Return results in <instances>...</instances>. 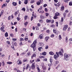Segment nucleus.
Listing matches in <instances>:
<instances>
[{
    "instance_id": "obj_18",
    "label": "nucleus",
    "mask_w": 72,
    "mask_h": 72,
    "mask_svg": "<svg viewBox=\"0 0 72 72\" xmlns=\"http://www.w3.org/2000/svg\"><path fill=\"white\" fill-rule=\"evenodd\" d=\"M59 54L60 55H61V56H62L63 55V52H62L61 51H60L59 52Z\"/></svg>"
},
{
    "instance_id": "obj_39",
    "label": "nucleus",
    "mask_w": 72,
    "mask_h": 72,
    "mask_svg": "<svg viewBox=\"0 0 72 72\" xmlns=\"http://www.w3.org/2000/svg\"><path fill=\"white\" fill-rule=\"evenodd\" d=\"M59 63V61L57 60H56L55 62V64H58Z\"/></svg>"
},
{
    "instance_id": "obj_37",
    "label": "nucleus",
    "mask_w": 72,
    "mask_h": 72,
    "mask_svg": "<svg viewBox=\"0 0 72 72\" xmlns=\"http://www.w3.org/2000/svg\"><path fill=\"white\" fill-rule=\"evenodd\" d=\"M69 0H64V1L65 3H68V1H69Z\"/></svg>"
},
{
    "instance_id": "obj_31",
    "label": "nucleus",
    "mask_w": 72,
    "mask_h": 72,
    "mask_svg": "<svg viewBox=\"0 0 72 72\" xmlns=\"http://www.w3.org/2000/svg\"><path fill=\"white\" fill-rule=\"evenodd\" d=\"M19 41H24V39H23V38H20Z\"/></svg>"
},
{
    "instance_id": "obj_34",
    "label": "nucleus",
    "mask_w": 72,
    "mask_h": 72,
    "mask_svg": "<svg viewBox=\"0 0 72 72\" xmlns=\"http://www.w3.org/2000/svg\"><path fill=\"white\" fill-rule=\"evenodd\" d=\"M66 42H68V37H66Z\"/></svg>"
},
{
    "instance_id": "obj_8",
    "label": "nucleus",
    "mask_w": 72,
    "mask_h": 72,
    "mask_svg": "<svg viewBox=\"0 0 72 72\" xmlns=\"http://www.w3.org/2000/svg\"><path fill=\"white\" fill-rule=\"evenodd\" d=\"M37 55V53H35L34 54H33L32 56H31V58L32 59H33V57H35L36 56V55Z\"/></svg>"
},
{
    "instance_id": "obj_33",
    "label": "nucleus",
    "mask_w": 72,
    "mask_h": 72,
    "mask_svg": "<svg viewBox=\"0 0 72 72\" xmlns=\"http://www.w3.org/2000/svg\"><path fill=\"white\" fill-rule=\"evenodd\" d=\"M64 7L62 6L61 7V11H63V10L64 9Z\"/></svg>"
},
{
    "instance_id": "obj_1",
    "label": "nucleus",
    "mask_w": 72,
    "mask_h": 72,
    "mask_svg": "<svg viewBox=\"0 0 72 72\" xmlns=\"http://www.w3.org/2000/svg\"><path fill=\"white\" fill-rule=\"evenodd\" d=\"M64 59L66 61H69V57L70 55L69 54H67L66 53L64 54Z\"/></svg>"
},
{
    "instance_id": "obj_7",
    "label": "nucleus",
    "mask_w": 72,
    "mask_h": 72,
    "mask_svg": "<svg viewBox=\"0 0 72 72\" xmlns=\"http://www.w3.org/2000/svg\"><path fill=\"white\" fill-rule=\"evenodd\" d=\"M67 28H68V25H64L63 29L64 31H66L67 29Z\"/></svg>"
},
{
    "instance_id": "obj_30",
    "label": "nucleus",
    "mask_w": 72,
    "mask_h": 72,
    "mask_svg": "<svg viewBox=\"0 0 72 72\" xmlns=\"http://www.w3.org/2000/svg\"><path fill=\"white\" fill-rule=\"evenodd\" d=\"M6 42L7 44H8V45H9L10 46V42H9V41H7Z\"/></svg>"
},
{
    "instance_id": "obj_61",
    "label": "nucleus",
    "mask_w": 72,
    "mask_h": 72,
    "mask_svg": "<svg viewBox=\"0 0 72 72\" xmlns=\"http://www.w3.org/2000/svg\"><path fill=\"white\" fill-rule=\"evenodd\" d=\"M28 24V22H26L25 23L24 25L26 26V25H27V24Z\"/></svg>"
},
{
    "instance_id": "obj_41",
    "label": "nucleus",
    "mask_w": 72,
    "mask_h": 72,
    "mask_svg": "<svg viewBox=\"0 0 72 72\" xmlns=\"http://www.w3.org/2000/svg\"><path fill=\"white\" fill-rule=\"evenodd\" d=\"M55 26L53 24H52L50 25V27H54Z\"/></svg>"
},
{
    "instance_id": "obj_19",
    "label": "nucleus",
    "mask_w": 72,
    "mask_h": 72,
    "mask_svg": "<svg viewBox=\"0 0 72 72\" xmlns=\"http://www.w3.org/2000/svg\"><path fill=\"white\" fill-rule=\"evenodd\" d=\"M42 55H46V52H43L42 53Z\"/></svg>"
},
{
    "instance_id": "obj_22",
    "label": "nucleus",
    "mask_w": 72,
    "mask_h": 72,
    "mask_svg": "<svg viewBox=\"0 0 72 72\" xmlns=\"http://www.w3.org/2000/svg\"><path fill=\"white\" fill-rule=\"evenodd\" d=\"M25 1H24V3L25 4H27L28 3V1H27L28 0H25Z\"/></svg>"
},
{
    "instance_id": "obj_44",
    "label": "nucleus",
    "mask_w": 72,
    "mask_h": 72,
    "mask_svg": "<svg viewBox=\"0 0 72 72\" xmlns=\"http://www.w3.org/2000/svg\"><path fill=\"white\" fill-rule=\"evenodd\" d=\"M12 48L14 50H15V48H14V46L12 45L11 46Z\"/></svg>"
},
{
    "instance_id": "obj_64",
    "label": "nucleus",
    "mask_w": 72,
    "mask_h": 72,
    "mask_svg": "<svg viewBox=\"0 0 72 72\" xmlns=\"http://www.w3.org/2000/svg\"><path fill=\"white\" fill-rule=\"evenodd\" d=\"M45 12H48V9H47V8H45Z\"/></svg>"
},
{
    "instance_id": "obj_10",
    "label": "nucleus",
    "mask_w": 72,
    "mask_h": 72,
    "mask_svg": "<svg viewBox=\"0 0 72 72\" xmlns=\"http://www.w3.org/2000/svg\"><path fill=\"white\" fill-rule=\"evenodd\" d=\"M43 36H44V34H40L39 36V38H40V39H43Z\"/></svg>"
},
{
    "instance_id": "obj_26",
    "label": "nucleus",
    "mask_w": 72,
    "mask_h": 72,
    "mask_svg": "<svg viewBox=\"0 0 72 72\" xmlns=\"http://www.w3.org/2000/svg\"><path fill=\"white\" fill-rule=\"evenodd\" d=\"M30 65L29 64H28L27 65V66L26 67V69H27L28 68V67H29V66Z\"/></svg>"
},
{
    "instance_id": "obj_40",
    "label": "nucleus",
    "mask_w": 72,
    "mask_h": 72,
    "mask_svg": "<svg viewBox=\"0 0 72 72\" xmlns=\"http://www.w3.org/2000/svg\"><path fill=\"white\" fill-rule=\"evenodd\" d=\"M41 49H42V47H40V48H38V50L39 51H41Z\"/></svg>"
},
{
    "instance_id": "obj_47",
    "label": "nucleus",
    "mask_w": 72,
    "mask_h": 72,
    "mask_svg": "<svg viewBox=\"0 0 72 72\" xmlns=\"http://www.w3.org/2000/svg\"><path fill=\"white\" fill-rule=\"evenodd\" d=\"M35 28L36 29V30H39V27L36 26Z\"/></svg>"
},
{
    "instance_id": "obj_53",
    "label": "nucleus",
    "mask_w": 72,
    "mask_h": 72,
    "mask_svg": "<svg viewBox=\"0 0 72 72\" xmlns=\"http://www.w3.org/2000/svg\"><path fill=\"white\" fill-rule=\"evenodd\" d=\"M46 16L47 17L49 16V14H48V13H46Z\"/></svg>"
},
{
    "instance_id": "obj_16",
    "label": "nucleus",
    "mask_w": 72,
    "mask_h": 72,
    "mask_svg": "<svg viewBox=\"0 0 72 72\" xmlns=\"http://www.w3.org/2000/svg\"><path fill=\"white\" fill-rule=\"evenodd\" d=\"M50 61L51 63H52L53 62V59L52 58V57H51L50 59Z\"/></svg>"
},
{
    "instance_id": "obj_29",
    "label": "nucleus",
    "mask_w": 72,
    "mask_h": 72,
    "mask_svg": "<svg viewBox=\"0 0 72 72\" xmlns=\"http://www.w3.org/2000/svg\"><path fill=\"white\" fill-rule=\"evenodd\" d=\"M37 69L38 70V71H40V69L39 68V66L38 65L37 66Z\"/></svg>"
},
{
    "instance_id": "obj_5",
    "label": "nucleus",
    "mask_w": 72,
    "mask_h": 72,
    "mask_svg": "<svg viewBox=\"0 0 72 72\" xmlns=\"http://www.w3.org/2000/svg\"><path fill=\"white\" fill-rule=\"evenodd\" d=\"M46 22H47V23H49V22H51V23H53L54 21L53 20H51V19H47L46 20Z\"/></svg>"
},
{
    "instance_id": "obj_54",
    "label": "nucleus",
    "mask_w": 72,
    "mask_h": 72,
    "mask_svg": "<svg viewBox=\"0 0 72 72\" xmlns=\"http://www.w3.org/2000/svg\"><path fill=\"white\" fill-rule=\"evenodd\" d=\"M42 6H40V8H39V10H42Z\"/></svg>"
},
{
    "instance_id": "obj_9",
    "label": "nucleus",
    "mask_w": 72,
    "mask_h": 72,
    "mask_svg": "<svg viewBox=\"0 0 72 72\" xmlns=\"http://www.w3.org/2000/svg\"><path fill=\"white\" fill-rule=\"evenodd\" d=\"M35 63L34 62L32 64L31 66V68L33 69H35Z\"/></svg>"
},
{
    "instance_id": "obj_59",
    "label": "nucleus",
    "mask_w": 72,
    "mask_h": 72,
    "mask_svg": "<svg viewBox=\"0 0 72 72\" xmlns=\"http://www.w3.org/2000/svg\"><path fill=\"white\" fill-rule=\"evenodd\" d=\"M46 32L47 33H49V30H47L46 31Z\"/></svg>"
},
{
    "instance_id": "obj_49",
    "label": "nucleus",
    "mask_w": 72,
    "mask_h": 72,
    "mask_svg": "<svg viewBox=\"0 0 72 72\" xmlns=\"http://www.w3.org/2000/svg\"><path fill=\"white\" fill-rule=\"evenodd\" d=\"M27 16L26 15L24 17V19L25 20H26L27 19Z\"/></svg>"
},
{
    "instance_id": "obj_11",
    "label": "nucleus",
    "mask_w": 72,
    "mask_h": 72,
    "mask_svg": "<svg viewBox=\"0 0 72 72\" xmlns=\"http://www.w3.org/2000/svg\"><path fill=\"white\" fill-rule=\"evenodd\" d=\"M17 63L18 64H22V62L21 60H18L17 61Z\"/></svg>"
},
{
    "instance_id": "obj_62",
    "label": "nucleus",
    "mask_w": 72,
    "mask_h": 72,
    "mask_svg": "<svg viewBox=\"0 0 72 72\" xmlns=\"http://www.w3.org/2000/svg\"><path fill=\"white\" fill-rule=\"evenodd\" d=\"M64 19H63V18H61V22H62L63 21H64Z\"/></svg>"
},
{
    "instance_id": "obj_35",
    "label": "nucleus",
    "mask_w": 72,
    "mask_h": 72,
    "mask_svg": "<svg viewBox=\"0 0 72 72\" xmlns=\"http://www.w3.org/2000/svg\"><path fill=\"white\" fill-rule=\"evenodd\" d=\"M23 62H27V59H24L23 60Z\"/></svg>"
},
{
    "instance_id": "obj_32",
    "label": "nucleus",
    "mask_w": 72,
    "mask_h": 72,
    "mask_svg": "<svg viewBox=\"0 0 72 72\" xmlns=\"http://www.w3.org/2000/svg\"><path fill=\"white\" fill-rule=\"evenodd\" d=\"M69 5L70 6H72V2L70 1L69 3Z\"/></svg>"
},
{
    "instance_id": "obj_15",
    "label": "nucleus",
    "mask_w": 72,
    "mask_h": 72,
    "mask_svg": "<svg viewBox=\"0 0 72 72\" xmlns=\"http://www.w3.org/2000/svg\"><path fill=\"white\" fill-rule=\"evenodd\" d=\"M53 31L54 33H55L56 35H58V33L56 32V30H55V29H53Z\"/></svg>"
},
{
    "instance_id": "obj_56",
    "label": "nucleus",
    "mask_w": 72,
    "mask_h": 72,
    "mask_svg": "<svg viewBox=\"0 0 72 72\" xmlns=\"http://www.w3.org/2000/svg\"><path fill=\"white\" fill-rule=\"evenodd\" d=\"M43 61H45V62H47V58H45L44 60H43Z\"/></svg>"
},
{
    "instance_id": "obj_27",
    "label": "nucleus",
    "mask_w": 72,
    "mask_h": 72,
    "mask_svg": "<svg viewBox=\"0 0 72 72\" xmlns=\"http://www.w3.org/2000/svg\"><path fill=\"white\" fill-rule=\"evenodd\" d=\"M49 39V37H45V39L46 40V41H47V40L48 39Z\"/></svg>"
},
{
    "instance_id": "obj_4",
    "label": "nucleus",
    "mask_w": 72,
    "mask_h": 72,
    "mask_svg": "<svg viewBox=\"0 0 72 72\" xmlns=\"http://www.w3.org/2000/svg\"><path fill=\"white\" fill-rule=\"evenodd\" d=\"M56 54H57V55H55L54 57L55 59H57V58H58L59 56V52H56Z\"/></svg>"
},
{
    "instance_id": "obj_55",
    "label": "nucleus",
    "mask_w": 72,
    "mask_h": 72,
    "mask_svg": "<svg viewBox=\"0 0 72 72\" xmlns=\"http://www.w3.org/2000/svg\"><path fill=\"white\" fill-rule=\"evenodd\" d=\"M56 26L57 27H58V22H56Z\"/></svg>"
},
{
    "instance_id": "obj_36",
    "label": "nucleus",
    "mask_w": 72,
    "mask_h": 72,
    "mask_svg": "<svg viewBox=\"0 0 72 72\" xmlns=\"http://www.w3.org/2000/svg\"><path fill=\"white\" fill-rule=\"evenodd\" d=\"M22 11H24V12H25L26 10V9H25V8H23L22 9Z\"/></svg>"
},
{
    "instance_id": "obj_2",
    "label": "nucleus",
    "mask_w": 72,
    "mask_h": 72,
    "mask_svg": "<svg viewBox=\"0 0 72 72\" xmlns=\"http://www.w3.org/2000/svg\"><path fill=\"white\" fill-rule=\"evenodd\" d=\"M60 15V13L58 12L56 13L55 14V16L53 17L54 19H57V18H58L57 17L59 16V15Z\"/></svg>"
},
{
    "instance_id": "obj_14",
    "label": "nucleus",
    "mask_w": 72,
    "mask_h": 72,
    "mask_svg": "<svg viewBox=\"0 0 72 72\" xmlns=\"http://www.w3.org/2000/svg\"><path fill=\"white\" fill-rule=\"evenodd\" d=\"M60 5V3L58 2L55 5V6L56 7H59Z\"/></svg>"
},
{
    "instance_id": "obj_28",
    "label": "nucleus",
    "mask_w": 72,
    "mask_h": 72,
    "mask_svg": "<svg viewBox=\"0 0 72 72\" xmlns=\"http://www.w3.org/2000/svg\"><path fill=\"white\" fill-rule=\"evenodd\" d=\"M12 63V62H7V64H11Z\"/></svg>"
},
{
    "instance_id": "obj_3",
    "label": "nucleus",
    "mask_w": 72,
    "mask_h": 72,
    "mask_svg": "<svg viewBox=\"0 0 72 72\" xmlns=\"http://www.w3.org/2000/svg\"><path fill=\"white\" fill-rule=\"evenodd\" d=\"M37 42V40H35L33 42V43L30 46L32 48H33L34 47H36V44Z\"/></svg>"
},
{
    "instance_id": "obj_60",
    "label": "nucleus",
    "mask_w": 72,
    "mask_h": 72,
    "mask_svg": "<svg viewBox=\"0 0 72 72\" xmlns=\"http://www.w3.org/2000/svg\"><path fill=\"white\" fill-rule=\"evenodd\" d=\"M62 52L64 53V51L63 50V49H62L60 50Z\"/></svg>"
},
{
    "instance_id": "obj_45",
    "label": "nucleus",
    "mask_w": 72,
    "mask_h": 72,
    "mask_svg": "<svg viewBox=\"0 0 72 72\" xmlns=\"http://www.w3.org/2000/svg\"><path fill=\"white\" fill-rule=\"evenodd\" d=\"M50 36H51V37H54V35L52 34Z\"/></svg>"
},
{
    "instance_id": "obj_21",
    "label": "nucleus",
    "mask_w": 72,
    "mask_h": 72,
    "mask_svg": "<svg viewBox=\"0 0 72 72\" xmlns=\"http://www.w3.org/2000/svg\"><path fill=\"white\" fill-rule=\"evenodd\" d=\"M40 18L42 19H43L44 18V17L42 15H40Z\"/></svg>"
},
{
    "instance_id": "obj_52",
    "label": "nucleus",
    "mask_w": 72,
    "mask_h": 72,
    "mask_svg": "<svg viewBox=\"0 0 72 72\" xmlns=\"http://www.w3.org/2000/svg\"><path fill=\"white\" fill-rule=\"evenodd\" d=\"M33 47V51H35V50H36V47Z\"/></svg>"
},
{
    "instance_id": "obj_43",
    "label": "nucleus",
    "mask_w": 72,
    "mask_h": 72,
    "mask_svg": "<svg viewBox=\"0 0 72 72\" xmlns=\"http://www.w3.org/2000/svg\"><path fill=\"white\" fill-rule=\"evenodd\" d=\"M52 65V63L49 64H48V66L49 67H51V66Z\"/></svg>"
},
{
    "instance_id": "obj_48",
    "label": "nucleus",
    "mask_w": 72,
    "mask_h": 72,
    "mask_svg": "<svg viewBox=\"0 0 72 72\" xmlns=\"http://www.w3.org/2000/svg\"><path fill=\"white\" fill-rule=\"evenodd\" d=\"M69 25H70V26H71V25H72V21H69Z\"/></svg>"
},
{
    "instance_id": "obj_17",
    "label": "nucleus",
    "mask_w": 72,
    "mask_h": 72,
    "mask_svg": "<svg viewBox=\"0 0 72 72\" xmlns=\"http://www.w3.org/2000/svg\"><path fill=\"white\" fill-rule=\"evenodd\" d=\"M49 54H50V55H54V53H53V52H52V51H51L50 52H49Z\"/></svg>"
},
{
    "instance_id": "obj_58",
    "label": "nucleus",
    "mask_w": 72,
    "mask_h": 72,
    "mask_svg": "<svg viewBox=\"0 0 72 72\" xmlns=\"http://www.w3.org/2000/svg\"><path fill=\"white\" fill-rule=\"evenodd\" d=\"M47 5L46 4H44L43 5V6L44 7H46V6H47Z\"/></svg>"
},
{
    "instance_id": "obj_51",
    "label": "nucleus",
    "mask_w": 72,
    "mask_h": 72,
    "mask_svg": "<svg viewBox=\"0 0 72 72\" xmlns=\"http://www.w3.org/2000/svg\"><path fill=\"white\" fill-rule=\"evenodd\" d=\"M34 61V60H32V61L30 60V62L31 63H33V62Z\"/></svg>"
},
{
    "instance_id": "obj_12",
    "label": "nucleus",
    "mask_w": 72,
    "mask_h": 72,
    "mask_svg": "<svg viewBox=\"0 0 72 72\" xmlns=\"http://www.w3.org/2000/svg\"><path fill=\"white\" fill-rule=\"evenodd\" d=\"M4 26L1 27V31H2V32H5V30H4Z\"/></svg>"
},
{
    "instance_id": "obj_38",
    "label": "nucleus",
    "mask_w": 72,
    "mask_h": 72,
    "mask_svg": "<svg viewBox=\"0 0 72 72\" xmlns=\"http://www.w3.org/2000/svg\"><path fill=\"white\" fill-rule=\"evenodd\" d=\"M35 0H31L30 2V3H31L32 4V3H33L34 2H35Z\"/></svg>"
},
{
    "instance_id": "obj_46",
    "label": "nucleus",
    "mask_w": 72,
    "mask_h": 72,
    "mask_svg": "<svg viewBox=\"0 0 72 72\" xmlns=\"http://www.w3.org/2000/svg\"><path fill=\"white\" fill-rule=\"evenodd\" d=\"M12 40H13V41H17V39H16V38H13L12 39Z\"/></svg>"
},
{
    "instance_id": "obj_13",
    "label": "nucleus",
    "mask_w": 72,
    "mask_h": 72,
    "mask_svg": "<svg viewBox=\"0 0 72 72\" xmlns=\"http://www.w3.org/2000/svg\"><path fill=\"white\" fill-rule=\"evenodd\" d=\"M39 46H44V44L42 42L39 43Z\"/></svg>"
},
{
    "instance_id": "obj_24",
    "label": "nucleus",
    "mask_w": 72,
    "mask_h": 72,
    "mask_svg": "<svg viewBox=\"0 0 72 72\" xmlns=\"http://www.w3.org/2000/svg\"><path fill=\"white\" fill-rule=\"evenodd\" d=\"M13 5L14 6H16L17 5V3H15V2H13L12 3Z\"/></svg>"
},
{
    "instance_id": "obj_50",
    "label": "nucleus",
    "mask_w": 72,
    "mask_h": 72,
    "mask_svg": "<svg viewBox=\"0 0 72 72\" xmlns=\"http://www.w3.org/2000/svg\"><path fill=\"white\" fill-rule=\"evenodd\" d=\"M19 45L20 46H21L23 45V44H22V42H21L19 43Z\"/></svg>"
},
{
    "instance_id": "obj_63",
    "label": "nucleus",
    "mask_w": 72,
    "mask_h": 72,
    "mask_svg": "<svg viewBox=\"0 0 72 72\" xmlns=\"http://www.w3.org/2000/svg\"><path fill=\"white\" fill-rule=\"evenodd\" d=\"M45 49H48V46H46Z\"/></svg>"
},
{
    "instance_id": "obj_6",
    "label": "nucleus",
    "mask_w": 72,
    "mask_h": 72,
    "mask_svg": "<svg viewBox=\"0 0 72 72\" xmlns=\"http://www.w3.org/2000/svg\"><path fill=\"white\" fill-rule=\"evenodd\" d=\"M42 3V0H39V1L37 2V4L38 5H39L40 4V3Z\"/></svg>"
},
{
    "instance_id": "obj_57",
    "label": "nucleus",
    "mask_w": 72,
    "mask_h": 72,
    "mask_svg": "<svg viewBox=\"0 0 72 72\" xmlns=\"http://www.w3.org/2000/svg\"><path fill=\"white\" fill-rule=\"evenodd\" d=\"M10 35L11 37H13V36H14L13 34V33L10 34Z\"/></svg>"
},
{
    "instance_id": "obj_42",
    "label": "nucleus",
    "mask_w": 72,
    "mask_h": 72,
    "mask_svg": "<svg viewBox=\"0 0 72 72\" xmlns=\"http://www.w3.org/2000/svg\"><path fill=\"white\" fill-rule=\"evenodd\" d=\"M58 37L60 40H61V39H62V37H61V35H60Z\"/></svg>"
},
{
    "instance_id": "obj_25",
    "label": "nucleus",
    "mask_w": 72,
    "mask_h": 72,
    "mask_svg": "<svg viewBox=\"0 0 72 72\" xmlns=\"http://www.w3.org/2000/svg\"><path fill=\"white\" fill-rule=\"evenodd\" d=\"M28 38H27V36H26V37H25L24 40H25V41H28Z\"/></svg>"
},
{
    "instance_id": "obj_20",
    "label": "nucleus",
    "mask_w": 72,
    "mask_h": 72,
    "mask_svg": "<svg viewBox=\"0 0 72 72\" xmlns=\"http://www.w3.org/2000/svg\"><path fill=\"white\" fill-rule=\"evenodd\" d=\"M12 43H14V44H13L14 45H15V46H17V43L15 42H13Z\"/></svg>"
},
{
    "instance_id": "obj_23",
    "label": "nucleus",
    "mask_w": 72,
    "mask_h": 72,
    "mask_svg": "<svg viewBox=\"0 0 72 72\" xmlns=\"http://www.w3.org/2000/svg\"><path fill=\"white\" fill-rule=\"evenodd\" d=\"M5 37H8V33L7 32H6L5 33Z\"/></svg>"
}]
</instances>
